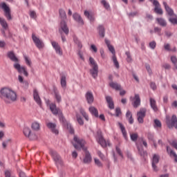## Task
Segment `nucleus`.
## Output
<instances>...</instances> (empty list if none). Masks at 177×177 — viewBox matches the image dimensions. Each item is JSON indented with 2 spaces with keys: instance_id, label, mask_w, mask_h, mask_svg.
Instances as JSON below:
<instances>
[{
  "instance_id": "obj_64",
  "label": "nucleus",
  "mask_w": 177,
  "mask_h": 177,
  "mask_svg": "<svg viewBox=\"0 0 177 177\" xmlns=\"http://www.w3.org/2000/svg\"><path fill=\"white\" fill-rule=\"evenodd\" d=\"M11 173H10V171L9 170H6L5 171V177H10L11 176Z\"/></svg>"
},
{
  "instance_id": "obj_33",
  "label": "nucleus",
  "mask_w": 177,
  "mask_h": 177,
  "mask_svg": "<svg viewBox=\"0 0 177 177\" xmlns=\"http://www.w3.org/2000/svg\"><path fill=\"white\" fill-rule=\"evenodd\" d=\"M119 127L121 129L122 133L123 135V137L124 138V139H128V136H127V130H125V127H124V125L122 124V123L119 122Z\"/></svg>"
},
{
  "instance_id": "obj_21",
  "label": "nucleus",
  "mask_w": 177,
  "mask_h": 177,
  "mask_svg": "<svg viewBox=\"0 0 177 177\" xmlns=\"http://www.w3.org/2000/svg\"><path fill=\"white\" fill-rule=\"evenodd\" d=\"M85 97H86V99L87 100V103H88V104H92V103H93L94 97H93V94L92 93V92L88 91L85 95Z\"/></svg>"
},
{
  "instance_id": "obj_9",
  "label": "nucleus",
  "mask_w": 177,
  "mask_h": 177,
  "mask_svg": "<svg viewBox=\"0 0 177 177\" xmlns=\"http://www.w3.org/2000/svg\"><path fill=\"white\" fill-rule=\"evenodd\" d=\"M14 68H15L19 74H24L25 77H28V72H27L26 66H21L20 64L15 63L14 64Z\"/></svg>"
},
{
  "instance_id": "obj_57",
  "label": "nucleus",
  "mask_w": 177,
  "mask_h": 177,
  "mask_svg": "<svg viewBox=\"0 0 177 177\" xmlns=\"http://www.w3.org/2000/svg\"><path fill=\"white\" fill-rule=\"evenodd\" d=\"M169 21L171 24H177V19L176 18H169Z\"/></svg>"
},
{
  "instance_id": "obj_62",
  "label": "nucleus",
  "mask_w": 177,
  "mask_h": 177,
  "mask_svg": "<svg viewBox=\"0 0 177 177\" xmlns=\"http://www.w3.org/2000/svg\"><path fill=\"white\" fill-rule=\"evenodd\" d=\"M164 48L165 50H168L169 52H171V46L169 45V44H165Z\"/></svg>"
},
{
  "instance_id": "obj_49",
  "label": "nucleus",
  "mask_w": 177,
  "mask_h": 177,
  "mask_svg": "<svg viewBox=\"0 0 177 177\" xmlns=\"http://www.w3.org/2000/svg\"><path fill=\"white\" fill-rule=\"evenodd\" d=\"M154 32L158 34L160 37H161V28L158 27H155L154 28Z\"/></svg>"
},
{
  "instance_id": "obj_50",
  "label": "nucleus",
  "mask_w": 177,
  "mask_h": 177,
  "mask_svg": "<svg viewBox=\"0 0 177 177\" xmlns=\"http://www.w3.org/2000/svg\"><path fill=\"white\" fill-rule=\"evenodd\" d=\"M67 129L72 135L74 134V128H73L71 124H67Z\"/></svg>"
},
{
  "instance_id": "obj_51",
  "label": "nucleus",
  "mask_w": 177,
  "mask_h": 177,
  "mask_svg": "<svg viewBox=\"0 0 177 177\" xmlns=\"http://www.w3.org/2000/svg\"><path fill=\"white\" fill-rule=\"evenodd\" d=\"M24 59L26 64L29 66V67H31V60L28 59V57L24 55Z\"/></svg>"
},
{
  "instance_id": "obj_53",
  "label": "nucleus",
  "mask_w": 177,
  "mask_h": 177,
  "mask_svg": "<svg viewBox=\"0 0 177 177\" xmlns=\"http://www.w3.org/2000/svg\"><path fill=\"white\" fill-rule=\"evenodd\" d=\"M145 67H146V70L148 71L149 75H151V74H153V72L151 71V68H150V65L146 64Z\"/></svg>"
},
{
  "instance_id": "obj_52",
  "label": "nucleus",
  "mask_w": 177,
  "mask_h": 177,
  "mask_svg": "<svg viewBox=\"0 0 177 177\" xmlns=\"http://www.w3.org/2000/svg\"><path fill=\"white\" fill-rule=\"evenodd\" d=\"M156 45L157 44L156 43L155 41H151L149 43V47L151 48V49H156Z\"/></svg>"
},
{
  "instance_id": "obj_30",
  "label": "nucleus",
  "mask_w": 177,
  "mask_h": 177,
  "mask_svg": "<svg viewBox=\"0 0 177 177\" xmlns=\"http://www.w3.org/2000/svg\"><path fill=\"white\" fill-rule=\"evenodd\" d=\"M61 86L62 88H63V89H66V88H67V80H66V75H62L61 77Z\"/></svg>"
},
{
  "instance_id": "obj_38",
  "label": "nucleus",
  "mask_w": 177,
  "mask_h": 177,
  "mask_svg": "<svg viewBox=\"0 0 177 177\" xmlns=\"http://www.w3.org/2000/svg\"><path fill=\"white\" fill-rule=\"evenodd\" d=\"M31 128L33 131H39V123L37 122H33L31 125Z\"/></svg>"
},
{
  "instance_id": "obj_34",
  "label": "nucleus",
  "mask_w": 177,
  "mask_h": 177,
  "mask_svg": "<svg viewBox=\"0 0 177 177\" xmlns=\"http://www.w3.org/2000/svg\"><path fill=\"white\" fill-rule=\"evenodd\" d=\"M80 114H82L84 118H85L86 121H89V116L88 115V114H86V112H85V110H84V109L80 108Z\"/></svg>"
},
{
  "instance_id": "obj_37",
  "label": "nucleus",
  "mask_w": 177,
  "mask_h": 177,
  "mask_svg": "<svg viewBox=\"0 0 177 177\" xmlns=\"http://www.w3.org/2000/svg\"><path fill=\"white\" fill-rule=\"evenodd\" d=\"M112 60L116 68H120V63H118V61L117 60V57L115 55H113Z\"/></svg>"
},
{
  "instance_id": "obj_4",
  "label": "nucleus",
  "mask_w": 177,
  "mask_h": 177,
  "mask_svg": "<svg viewBox=\"0 0 177 177\" xmlns=\"http://www.w3.org/2000/svg\"><path fill=\"white\" fill-rule=\"evenodd\" d=\"M95 139L97 143H99V145H100L102 147H107V146H110V142L106 141L104 137H103L102 131L100 130H98L97 131V136H95Z\"/></svg>"
},
{
  "instance_id": "obj_25",
  "label": "nucleus",
  "mask_w": 177,
  "mask_h": 177,
  "mask_svg": "<svg viewBox=\"0 0 177 177\" xmlns=\"http://www.w3.org/2000/svg\"><path fill=\"white\" fill-rule=\"evenodd\" d=\"M133 106L135 109H138L140 106V96H139V94L135 95Z\"/></svg>"
},
{
  "instance_id": "obj_45",
  "label": "nucleus",
  "mask_w": 177,
  "mask_h": 177,
  "mask_svg": "<svg viewBox=\"0 0 177 177\" xmlns=\"http://www.w3.org/2000/svg\"><path fill=\"white\" fill-rule=\"evenodd\" d=\"M55 96L57 103H60L62 102V96L59 95V93L55 92Z\"/></svg>"
},
{
  "instance_id": "obj_60",
  "label": "nucleus",
  "mask_w": 177,
  "mask_h": 177,
  "mask_svg": "<svg viewBox=\"0 0 177 177\" xmlns=\"http://www.w3.org/2000/svg\"><path fill=\"white\" fill-rule=\"evenodd\" d=\"M120 114H121V109L116 108L115 109V115H116V117H120Z\"/></svg>"
},
{
  "instance_id": "obj_47",
  "label": "nucleus",
  "mask_w": 177,
  "mask_h": 177,
  "mask_svg": "<svg viewBox=\"0 0 177 177\" xmlns=\"http://www.w3.org/2000/svg\"><path fill=\"white\" fill-rule=\"evenodd\" d=\"M59 118L62 122H65L66 119L64 118V116L63 115V113H62V111H59Z\"/></svg>"
},
{
  "instance_id": "obj_8",
  "label": "nucleus",
  "mask_w": 177,
  "mask_h": 177,
  "mask_svg": "<svg viewBox=\"0 0 177 177\" xmlns=\"http://www.w3.org/2000/svg\"><path fill=\"white\" fill-rule=\"evenodd\" d=\"M50 154L55 161L57 167H59V165H62V158L60 157V155L56 152V151L50 150Z\"/></svg>"
},
{
  "instance_id": "obj_24",
  "label": "nucleus",
  "mask_w": 177,
  "mask_h": 177,
  "mask_svg": "<svg viewBox=\"0 0 177 177\" xmlns=\"http://www.w3.org/2000/svg\"><path fill=\"white\" fill-rule=\"evenodd\" d=\"M98 73H99V66H93V68L91 69H90V74L94 78L97 77Z\"/></svg>"
},
{
  "instance_id": "obj_10",
  "label": "nucleus",
  "mask_w": 177,
  "mask_h": 177,
  "mask_svg": "<svg viewBox=\"0 0 177 177\" xmlns=\"http://www.w3.org/2000/svg\"><path fill=\"white\" fill-rule=\"evenodd\" d=\"M1 8L5 12L4 16L6 17L7 20H12V14H10V8H9V6H8V5H6V3H1Z\"/></svg>"
},
{
  "instance_id": "obj_26",
  "label": "nucleus",
  "mask_w": 177,
  "mask_h": 177,
  "mask_svg": "<svg viewBox=\"0 0 177 177\" xmlns=\"http://www.w3.org/2000/svg\"><path fill=\"white\" fill-rule=\"evenodd\" d=\"M149 104L151 108L153 110V111H158V107L157 106V102H156V100L153 99L152 97H150Z\"/></svg>"
},
{
  "instance_id": "obj_14",
  "label": "nucleus",
  "mask_w": 177,
  "mask_h": 177,
  "mask_svg": "<svg viewBox=\"0 0 177 177\" xmlns=\"http://www.w3.org/2000/svg\"><path fill=\"white\" fill-rule=\"evenodd\" d=\"M160 162V156L157 154H154L152 159V168L155 172H157L158 171V169L157 168V166L156 164H158Z\"/></svg>"
},
{
  "instance_id": "obj_1",
  "label": "nucleus",
  "mask_w": 177,
  "mask_h": 177,
  "mask_svg": "<svg viewBox=\"0 0 177 177\" xmlns=\"http://www.w3.org/2000/svg\"><path fill=\"white\" fill-rule=\"evenodd\" d=\"M0 97L3 100L6 104H10L13 102H16L17 94L12 88L4 87L0 90Z\"/></svg>"
},
{
  "instance_id": "obj_6",
  "label": "nucleus",
  "mask_w": 177,
  "mask_h": 177,
  "mask_svg": "<svg viewBox=\"0 0 177 177\" xmlns=\"http://www.w3.org/2000/svg\"><path fill=\"white\" fill-rule=\"evenodd\" d=\"M23 132L26 138H28L30 140H37L38 139V136L35 133H31V129L29 127H25Z\"/></svg>"
},
{
  "instance_id": "obj_22",
  "label": "nucleus",
  "mask_w": 177,
  "mask_h": 177,
  "mask_svg": "<svg viewBox=\"0 0 177 177\" xmlns=\"http://www.w3.org/2000/svg\"><path fill=\"white\" fill-rule=\"evenodd\" d=\"M163 6L165 7V9L167 15L170 17L174 16V10H172V8H171V7H169V6H168V3H167L166 1H163Z\"/></svg>"
},
{
  "instance_id": "obj_16",
  "label": "nucleus",
  "mask_w": 177,
  "mask_h": 177,
  "mask_svg": "<svg viewBox=\"0 0 177 177\" xmlns=\"http://www.w3.org/2000/svg\"><path fill=\"white\" fill-rule=\"evenodd\" d=\"M33 97L38 106L41 107V106H42V101L41 100V97H39V94L38 93V91H37V89H35L33 91Z\"/></svg>"
},
{
  "instance_id": "obj_17",
  "label": "nucleus",
  "mask_w": 177,
  "mask_h": 177,
  "mask_svg": "<svg viewBox=\"0 0 177 177\" xmlns=\"http://www.w3.org/2000/svg\"><path fill=\"white\" fill-rule=\"evenodd\" d=\"M136 146L138 151V154L140 156V157H142V158L147 157V151H145L143 146L139 144H137Z\"/></svg>"
},
{
  "instance_id": "obj_48",
  "label": "nucleus",
  "mask_w": 177,
  "mask_h": 177,
  "mask_svg": "<svg viewBox=\"0 0 177 177\" xmlns=\"http://www.w3.org/2000/svg\"><path fill=\"white\" fill-rule=\"evenodd\" d=\"M147 138L149 140H151V142H154V135L151 133H147Z\"/></svg>"
},
{
  "instance_id": "obj_18",
  "label": "nucleus",
  "mask_w": 177,
  "mask_h": 177,
  "mask_svg": "<svg viewBox=\"0 0 177 177\" xmlns=\"http://www.w3.org/2000/svg\"><path fill=\"white\" fill-rule=\"evenodd\" d=\"M7 56L10 59V60H11V62H15V63H19V58L16 57L15 52L9 51L7 53Z\"/></svg>"
},
{
  "instance_id": "obj_13",
  "label": "nucleus",
  "mask_w": 177,
  "mask_h": 177,
  "mask_svg": "<svg viewBox=\"0 0 177 177\" xmlns=\"http://www.w3.org/2000/svg\"><path fill=\"white\" fill-rule=\"evenodd\" d=\"M73 17L75 21L78 23L80 26H84L85 23L84 22V19H82V17L77 12L73 14Z\"/></svg>"
},
{
  "instance_id": "obj_23",
  "label": "nucleus",
  "mask_w": 177,
  "mask_h": 177,
  "mask_svg": "<svg viewBox=\"0 0 177 177\" xmlns=\"http://www.w3.org/2000/svg\"><path fill=\"white\" fill-rule=\"evenodd\" d=\"M46 125L49 128V129H51L53 133H55V135H57L59 133V130L56 129V124L53 122H48Z\"/></svg>"
},
{
  "instance_id": "obj_44",
  "label": "nucleus",
  "mask_w": 177,
  "mask_h": 177,
  "mask_svg": "<svg viewBox=\"0 0 177 177\" xmlns=\"http://www.w3.org/2000/svg\"><path fill=\"white\" fill-rule=\"evenodd\" d=\"M130 138L133 142H136L138 140V133H133L130 135Z\"/></svg>"
},
{
  "instance_id": "obj_55",
  "label": "nucleus",
  "mask_w": 177,
  "mask_h": 177,
  "mask_svg": "<svg viewBox=\"0 0 177 177\" xmlns=\"http://www.w3.org/2000/svg\"><path fill=\"white\" fill-rule=\"evenodd\" d=\"M95 163L97 165V167H103L102 162L99 159H94Z\"/></svg>"
},
{
  "instance_id": "obj_2",
  "label": "nucleus",
  "mask_w": 177,
  "mask_h": 177,
  "mask_svg": "<svg viewBox=\"0 0 177 177\" xmlns=\"http://www.w3.org/2000/svg\"><path fill=\"white\" fill-rule=\"evenodd\" d=\"M73 140L75 142V143H77L73 144V147L75 149H76V150H81V149H82V150L85 151V157L83 160V162H84V164H89V162L92 161V156H91L89 151H88L86 149V147H84L85 146V141L82 139L78 138L77 136H74Z\"/></svg>"
},
{
  "instance_id": "obj_58",
  "label": "nucleus",
  "mask_w": 177,
  "mask_h": 177,
  "mask_svg": "<svg viewBox=\"0 0 177 177\" xmlns=\"http://www.w3.org/2000/svg\"><path fill=\"white\" fill-rule=\"evenodd\" d=\"M170 145H171V146H172V147H174V149H176V150H177V141L176 140H173Z\"/></svg>"
},
{
  "instance_id": "obj_29",
  "label": "nucleus",
  "mask_w": 177,
  "mask_h": 177,
  "mask_svg": "<svg viewBox=\"0 0 177 177\" xmlns=\"http://www.w3.org/2000/svg\"><path fill=\"white\" fill-rule=\"evenodd\" d=\"M97 30H98L100 37H101V38H104V35H105L104 26H103V25H100L97 27Z\"/></svg>"
},
{
  "instance_id": "obj_7",
  "label": "nucleus",
  "mask_w": 177,
  "mask_h": 177,
  "mask_svg": "<svg viewBox=\"0 0 177 177\" xmlns=\"http://www.w3.org/2000/svg\"><path fill=\"white\" fill-rule=\"evenodd\" d=\"M147 109L146 108H140V111L137 113V120L139 124H143L145 122V117H146V113Z\"/></svg>"
},
{
  "instance_id": "obj_27",
  "label": "nucleus",
  "mask_w": 177,
  "mask_h": 177,
  "mask_svg": "<svg viewBox=\"0 0 177 177\" xmlns=\"http://www.w3.org/2000/svg\"><path fill=\"white\" fill-rule=\"evenodd\" d=\"M88 110L92 115H94V117H95L96 118L99 117V111H97V109H96L95 106H90Z\"/></svg>"
},
{
  "instance_id": "obj_40",
  "label": "nucleus",
  "mask_w": 177,
  "mask_h": 177,
  "mask_svg": "<svg viewBox=\"0 0 177 177\" xmlns=\"http://www.w3.org/2000/svg\"><path fill=\"white\" fill-rule=\"evenodd\" d=\"M101 3H102L104 8H105V9H106V10H110V4H109V3H107V1H106V0H102L101 1Z\"/></svg>"
},
{
  "instance_id": "obj_61",
  "label": "nucleus",
  "mask_w": 177,
  "mask_h": 177,
  "mask_svg": "<svg viewBox=\"0 0 177 177\" xmlns=\"http://www.w3.org/2000/svg\"><path fill=\"white\" fill-rule=\"evenodd\" d=\"M75 44H77V46L81 49L82 48V44H81V41L77 40V39H74Z\"/></svg>"
},
{
  "instance_id": "obj_54",
  "label": "nucleus",
  "mask_w": 177,
  "mask_h": 177,
  "mask_svg": "<svg viewBox=\"0 0 177 177\" xmlns=\"http://www.w3.org/2000/svg\"><path fill=\"white\" fill-rule=\"evenodd\" d=\"M170 156H173L174 157V160L177 162V154L175 151L170 150Z\"/></svg>"
},
{
  "instance_id": "obj_42",
  "label": "nucleus",
  "mask_w": 177,
  "mask_h": 177,
  "mask_svg": "<svg viewBox=\"0 0 177 177\" xmlns=\"http://www.w3.org/2000/svg\"><path fill=\"white\" fill-rule=\"evenodd\" d=\"M89 63L92 68L97 66V64H96V62H95V59L92 57H89Z\"/></svg>"
},
{
  "instance_id": "obj_41",
  "label": "nucleus",
  "mask_w": 177,
  "mask_h": 177,
  "mask_svg": "<svg viewBox=\"0 0 177 177\" xmlns=\"http://www.w3.org/2000/svg\"><path fill=\"white\" fill-rule=\"evenodd\" d=\"M161 122L158 119L154 120V128H161Z\"/></svg>"
},
{
  "instance_id": "obj_43",
  "label": "nucleus",
  "mask_w": 177,
  "mask_h": 177,
  "mask_svg": "<svg viewBox=\"0 0 177 177\" xmlns=\"http://www.w3.org/2000/svg\"><path fill=\"white\" fill-rule=\"evenodd\" d=\"M116 153L121 157V158H124V154L122 153V151H121V149L120 147H115Z\"/></svg>"
},
{
  "instance_id": "obj_20",
  "label": "nucleus",
  "mask_w": 177,
  "mask_h": 177,
  "mask_svg": "<svg viewBox=\"0 0 177 177\" xmlns=\"http://www.w3.org/2000/svg\"><path fill=\"white\" fill-rule=\"evenodd\" d=\"M50 110L54 114V115H57L60 113V109L57 108L55 104H50Z\"/></svg>"
},
{
  "instance_id": "obj_63",
  "label": "nucleus",
  "mask_w": 177,
  "mask_h": 177,
  "mask_svg": "<svg viewBox=\"0 0 177 177\" xmlns=\"http://www.w3.org/2000/svg\"><path fill=\"white\" fill-rule=\"evenodd\" d=\"M19 177H27V176L26 175V173H24V171L20 170L19 172Z\"/></svg>"
},
{
  "instance_id": "obj_19",
  "label": "nucleus",
  "mask_w": 177,
  "mask_h": 177,
  "mask_svg": "<svg viewBox=\"0 0 177 177\" xmlns=\"http://www.w3.org/2000/svg\"><path fill=\"white\" fill-rule=\"evenodd\" d=\"M106 103L108 104L109 109L111 110H113L114 109V101H113V97L110 95H107L105 97Z\"/></svg>"
},
{
  "instance_id": "obj_59",
  "label": "nucleus",
  "mask_w": 177,
  "mask_h": 177,
  "mask_svg": "<svg viewBox=\"0 0 177 177\" xmlns=\"http://www.w3.org/2000/svg\"><path fill=\"white\" fill-rule=\"evenodd\" d=\"M171 63H173V64H176V63H177V58H176V57L171 56Z\"/></svg>"
},
{
  "instance_id": "obj_3",
  "label": "nucleus",
  "mask_w": 177,
  "mask_h": 177,
  "mask_svg": "<svg viewBox=\"0 0 177 177\" xmlns=\"http://www.w3.org/2000/svg\"><path fill=\"white\" fill-rule=\"evenodd\" d=\"M59 16L62 20L61 21L60 23V28L62 31L66 34V35H68V32L70 30H68V27L67 26V24L66 23V19H67V15L66 14V11L63 9L59 10Z\"/></svg>"
},
{
  "instance_id": "obj_28",
  "label": "nucleus",
  "mask_w": 177,
  "mask_h": 177,
  "mask_svg": "<svg viewBox=\"0 0 177 177\" xmlns=\"http://www.w3.org/2000/svg\"><path fill=\"white\" fill-rule=\"evenodd\" d=\"M109 86L115 91H121V85L118 84L117 82H111L109 83Z\"/></svg>"
},
{
  "instance_id": "obj_15",
  "label": "nucleus",
  "mask_w": 177,
  "mask_h": 177,
  "mask_svg": "<svg viewBox=\"0 0 177 177\" xmlns=\"http://www.w3.org/2000/svg\"><path fill=\"white\" fill-rule=\"evenodd\" d=\"M51 45L53 48H54L57 55H59V56H62V55H63V51L62 50V48H60L59 43L56 41H52Z\"/></svg>"
},
{
  "instance_id": "obj_46",
  "label": "nucleus",
  "mask_w": 177,
  "mask_h": 177,
  "mask_svg": "<svg viewBox=\"0 0 177 177\" xmlns=\"http://www.w3.org/2000/svg\"><path fill=\"white\" fill-rule=\"evenodd\" d=\"M108 48L109 50H110V52L112 53L113 56H115V49H114V46L111 45L108 47Z\"/></svg>"
},
{
  "instance_id": "obj_12",
  "label": "nucleus",
  "mask_w": 177,
  "mask_h": 177,
  "mask_svg": "<svg viewBox=\"0 0 177 177\" xmlns=\"http://www.w3.org/2000/svg\"><path fill=\"white\" fill-rule=\"evenodd\" d=\"M153 5L155 6L154 8V12L157 15H162L164 13V11H162V8H161V6L160 5V3L157 0H153Z\"/></svg>"
},
{
  "instance_id": "obj_56",
  "label": "nucleus",
  "mask_w": 177,
  "mask_h": 177,
  "mask_svg": "<svg viewBox=\"0 0 177 177\" xmlns=\"http://www.w3.org/2000/svg\"><path fill=\"white\" fill-rule=\"evenodd\" d=\"M138 12L137 11L133 12H130L128 14L129 17H135V16H138Z\"/></svg>"
},
{
  "instance_id": "obj_36",
  "label": "nucleus",
  "mask_w": 177,
  "mask_h": 177,
  "mask_svg": "<svg viewBox=\"0 0 177 177\" xmlns=\"http://www.w3.org/2000/svg\"><path fill=\"white\" fill-rule=\"evenodd\" d=\"M125 55L127 56L126 60L127 63H131L132 62V56H131V52L126 51Z\"/></svg>"
},
{
  "instance_id": "obj_39",
  "label": "nucleus",
  "mask_w": 177,
  "mask_h": 177,
  "mask_svg": "<svg viewBox=\"0 0 177 177\" xmlns=\"http://www.w3.org/2000/svg\"><path fill=\"white\" fill-rule=\"evenodd\" d=\"M76 118L79 125H84V120H82L81 115L78 113H76Z\"/></svg>"
},
{
  "instance_id": "obj_11",
  "label": "nucleus",
  "mask_w": 177,
  "mask_h": 177,
  "mask_svg": "<svg viewBox=\"0 0 177 177\" xmlns=\"http://www.w3.org/2000/svg\"><path fill=\"white\" fill-rule=\"evenodd\" d=\"M32 39L38 49H42V48H44V41L38 38L34 33L32 34Z\"/></svg>"
},
{
  "instance_id": "obj_35",
  "label": "nucleus",
  "mask_w": 177,
  "mask_h": 177,
  "mask_svg": "<svg viewBox=\"0 0 177 177\" xmlns=\"http://www.w3.org/2000/svg\"><path fill=\"white\" fill-rule=\"evenodd\" d=\"M0 24L4 28V30H8V23L3 18L0 17Z\"/></svg>"
},
{
  "instance_id": "obj_31",
  "label": "nucleus",
  "mask_w": 177,
  "mask_h": 177,
  "mask_svg": "<svg viewBox=\"0 0 177 177\" xmlns=\"http://www.w3.org/2000/svg\"><path fill=\"white\" fill-rule=\"evenodd\" d=\"M84 15L92 23H93V21H95V17L93 16V15H91L87 10L84 11Z\"/></svg>"
},
{
  "instance_id": "obj_32",
  "label": "nucleus",
  "mask_w": 177,
  "mask_h": 177,
  "mask_svg": "<svg viewBox=\"0 0 177 177\" xmlns=\"http://www.w3.org/2000/svg\"><path fill=\"white\" fill-rule=\"evenodd\" d=\"M156 21L161 27H167V21L164 18H156Z\"/></svg>"
},
{
  "instance_id": "obj_5",
  "label": "nucleus",
  "mask_w": 177,
  "mask_h": 177,
  "mask_svg": "<svg viewBox=\"0 0 177 177\" xmlns=\"http://www.w3.org/2000/svg\"><path fill=\"white\" fill-rule=\"evenodd\" d=\"M166 124L168 127L169 129H172V128H175L177 129V117L176 115H173L171 116V119H167Z\"/></svg>"
}]
</instances>
